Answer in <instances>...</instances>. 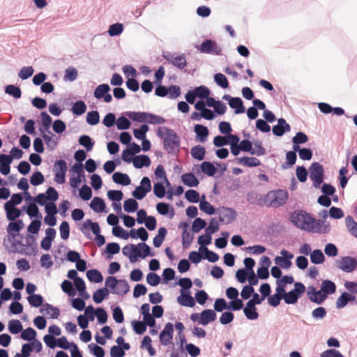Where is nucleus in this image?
<instances>
[{
    "instance_id": "49530a36",
    "label": "nucleus",
    "mask_w": 357,
    "mask_h": 357,
    "mask_svg": "<svg viewBox=\"0 0 357 357\" xmlns=\"http://www.w3.org/2000/svg\"><path fill=\"white\" fill-rule=\"evenodd\" d=\"M128 116H129L130 119H131L134 121L142 123V122H146L148 113L139 112H129L128 114Z\"/></svg>"
},
{
    "instance_id": "412c9836",
    "label": "nucleus",
    "mask_w": 357,
    "mask_h": 357,
    "mask_svg": "<svg viewBox=\"0 0 357 357\" xmlns=\"http://www.w3.org/2000/svg\"><path fill=\"white\" fill-rule=\"evenodd\" d=\"M356 297L351 294L344 292L337 299L335 305L337 309H342L344 307L349 301H354Z\"/></svg>"
},
{
    "instance_id": "c756f323",
    "label": "nucleus",
    "mask_w": 357,
    "mask_h": 357,
    "mask_svg": "<svg viewBox=\"0 0 357 357\" xmlns=\"http://www.w3.org/2000/svg\"><path fill=\"white\" fill-rule=\"evenodd\" d=\"M229 105L232 109H234L235 114H242L245 112V107L243 101L240 98H234L229 100Z\"/></svg>"
},
{
    "instance_id": "f3484780",
    "label": "nucleus",
    "mask_w": 357,
    "mask_h": 357,
    "mask_svg": "<svg viewBox=\"0 0 357 357\" xmlns=\"http://www.w3.org/2000/svg\"><path fill=\"white\" fill-rule=\"evenodd\" d=\"M181 296L177 297V302L183 305L186 307H193L195 305V301L194 298L190 295L189 292L181 289Z\"/></svg>"
},
{
    "instance_id": "dca6fc26",
    "label": "nucleus",
    "mask_w": 357,
    "mask_h": 357,
    "mask_svg": "<svg viewBox=\"0 0 357 357\" xmlns=\"http://www.w3.org/2000/svg\"><path fill=\"white\" fill-rule=\"evenodd\" d=\"M291 127L286 120L280 118L278 120V124L273 127V133L277 137H282L285 132H289Z\"/></svg>"
},
{
    "instance_id": "20e7f679",
    "label": "nucleus",
    "mask_w": 357,
    "mask_h": 357,
    "mask_svg": "<svg viewBox=\"0 0 357 357\" xmlns=\"http://www.w3.org/2000/svg\"><path fill=\"white\" fill-rule=\"evenodd\" d=\"M310 178L313 181V186L320 187L324 180V168L319 162H313L309 168Z\"/></svg>"
},
{
    "instance_id": "680f3d73",
    "label": "nucleus",
    "mask_w": 357,
    "mask_h": 357,
    "mask_svg": "<svg viewBox=\"0 0 357 357\" xmlns=\"http://www.w3.org/2000/svg\"><path fill=\"white\" fill-rule=\"evenodd\" d=\"M215 82L223 89H226L229 86V83L227 77L222 73H217L214 75Z\"/></svg>"
},
{
    "instance_id": "603ef678",
    "label": "nucleus",
    "mask_w": 357,
    "mask_h": 357,
    "mask_svg": "<svg viewBox=\"0 0 357 357\" xmlns=\"http://www.w3.org/2000/svg\"><path fill=\"white\" fill-rule=\"evenodd\" d=\"M253 147H252L251 154L256 155L257 156L263 155L266 153V149L263 147L262 144L260 141H255L253 143Z\"/></svg>"
},
{
    "instance_id": "423d86ee",
    "label": "nucleus",
    "mask_w": 357,
    "mask_h": 357,
    "mask_svg": "<svg viewBox=\"0 0 357 357\" xmlns=\"http://www.w3.org/2000/svg\"><path fill=\"white\" fill-rule=\"evenodd\" d=\"M335 266L346 273L354 271L357 266V260L351 257H343L335 261Z\"/></svg>"
},
{
    "instance_id": "2f4dec72",
    "label": "nucleus",
    "mask_w": 357,
    "mask_h": 357,
    "mask_svg": "<svg viewBox=\"0 0 357 357\" xmlns=\"http://www.w3.org/2000/svg\"><path fill=\"white\" fill-rule=\"evenodd\" d=\"M112 179L116 183L123 185H128L131 182L129 176L126 174L121 172H115L112 176Z\"/></svg>"
},
{
    "instance_id": "a18cd8bd",
    "label": "nucleus",
    "mask_w": 357,
    "mask_h": 357,
    "mask_svg": "<svg viewBox=\"0 0 357 357\" xmlns=\"http://www.w3.org/2000/svg\"><path fill=\"white\" fill-rule=\"evenodd\" d=\"M167 229L165 227H160L158 229V234L153 238V245L155 248H159L167 235Z\"/></svg>"
},
{
    "instance_id": "58836bf2",
    "label": "nucleus",
    "mask_w": 357,
    "mask_h": 357,
    "mask_svg": "<svg viewBox=\"0 0 357 357\" xmlns=\"http://www.w3.org/2000/svg\"><path fill=\"white\" fill-rule=\"evenodd\" d=\"M123 24L122 23H115L109 26L107 33L111 37L119 36L123 31Z\"/></svg>"
},
{
    "instance_id": "72a5a7b5",
    "label": "nucleus",
    "mask_w": 357,
    "mask_h": 357,
    "mask_svg": "<svg viewBox=\"0 0 357 357\" xmlns=\"http://www.w3.org/2000/svg\"><path fill=\"white\" fill-rule=\"evenodd\" d=\"M190 153L194 159L201 161L204 159L206 149L204 146H195L191 149Z\"/></svg>"
},
{
    "instance_id": "3c124183",
    "label": "nucleus",
    "mask_w": 357,
    "mask_h": 357,
    "mask_svg": "<svg viewBox=\"0 0 357 357\" xmlns=\"http://www.w3.org/2000/svg\"><path fill=\"white\" fill-rule=\"evenodd\" d=\"M5 92L14 97L15 98H20L22 96V92L18 86H16L13 84H9L6 86Z\"/></svg>"
},
{
    "instance_id": "09e8293b",
    "label": "nucleus",
    "mask_w": 357,
    "mask_h": 357,
    "mask_svg": "<svg viewBox=\"0 0 357 357\" xmlns=\"http://www.w3.org/2000/svg\"><path fill=\"white\" fill-rule=\"evenodd\" d=\"M78 75L77 70L74 67H68L65 70L64 80L73 82L75 81Z\"/></svg>"
},
{
    "instance_id": "8fccbe9b",
    "label": "nucleus",
    "mask_w": 357,
    "mask_h": 357,
    "mask_svg": "<svg viewBox=\"0 0 357 357\" xmlns=\"http://www.w3.org/2000/svg\"><path fill=\"white\" fill-rule=\"evenodd\" d=\"M36 331L33 328L29 327L23 331L21 333L20 336L24 340L33 341L36 339Z\"/></svg>"
},
{
    "instance_id": "052dcab7",
    "label": "nucleus",
    "mask_w": 357,
    "mask_h": 357,
    "mask_svg": "<svg viewBox=\"0 0 357 357\" xmlns=\"http://www.w3.org/2000/svg\"><path fill=\"white\" fill-rule=\"evenodd\" d=\"M79 143L84 146L86 151H90L92 150L93 146V142L91 138L88 135H82L79 139Z\"/></svg>"
},
{
    "instance_id": "79ce46f5",
    "label": "nucleus",
    "mask_w": 357,
    "mask_h": 357,
    "mask_svg": "<svg viewBox=\"0 0 357 357\" xmlns=\"http://www.w3.org/2000/svg\"><path fill=\"white\" fill-rule=\"evenodd\" d=\"M200 167L202 172L209 176H213L216 173V168L210 162H203Z\"/></svg>"
},
{
    "instance_id": "9b49d317",
    "label": "nucleus",
    "mask_w": 357,
    "mask_h": 357,
    "mask_svg": "<svg viewBox=\"0 0 357 357\" xmlns=\"http://www.w3.org/2000/svg\"><path fill=\"white\" fill-rule=\"evenodd\" d=\"M165 58L173 66L183 69L186 66V59L183 54H176V53H167L165 55Z\"/></svg>"
},
{
    "instance_id": "bb28decb",
    "label": "nucleus",
    "mask_w": 357,
    "mask_h": 357,
    "mask_svg": "<svg viewBox=\"0 0 357 357\" xmlns=\"http://www.w3.org/2000/svg\"><path fill=\"white\" fill-rule=\"evenodd\" d=\"M243 312L246 318L249 320H256L259 318V314L257 312V308L248 303H246L245 307L243 308Z\"/></svg>"
},
{
    "instance_id": "37998d69",
    "label": "nucleus",
    "mask_w": 357,
    "mask_h": 357,
    "mask_svg": "<svg viewBox=\"0 0 357 357\" xmlns=\"http://www.w3.org/2000/svg\"><path fill=\"white\" fill-rule=\"evenodd\" d=\"M8 328V331L12 334H17L22 331V323L17 319H12L9 321Z\"/></svg>"
},
{
    "instance_id": "5701e85b",
    "label": "nucleus",
    "mask_w": 357,
    "mask_h": 357,
    "mask_svg": "<svg viewBox=\"0 0 357 357\" xmlns=\"http://www.w3.org/2000/svg\"><path fill=\"white\" fill-rule=\"evenodd\" d=\"M294 279L293 276L291 275H285L283 276L282 278L278 279L276 280V288L275 291H283L284 289H287V285L291 284L294 282Z\"/></svg>"
},
{
    "instance_id": "c03bdc74",
    "label": "nucleus",
    "mask_w": 357,
    "mask_h": 357,
    "mask_svg": "<svg viewBox=\"0 0 357 357\" xmlns=\"http://www.w3.org/2000/svg\"><path fill=\"white\" fill-rule=\"evenodd\" d=\"M130 289L128 282L123 280H119L118 284L114 289V294L119 295L126 294Z\"/></svg>"
},
{
    "instance_id": "e433bc0d",
    "label": "nucleus",
    "mask_w": 357,
    "mask_h": 357,
    "mask_svg": "<svg viewBox=\"0 0 357 357\" xmlns=\"http://www.w3.org/2000/svg\"><path fill=\"white\" fill-rule=\"evenodd\" d=\"M321 289H322V291L328 296V294H332L335 292L336 286L333 282L325 280L322 281Z\"/></svg>"
},
{
    "instance_id": "2eb2a0df",
    "label": "nucleus",
    "mask_w": 357,
    "mask_h": 357,
    "mask_svg": "<svg viewBox=\"0 0 357 357\" xmlns=\"http://www.w3.org/2000/svg\"><path fill=\"white\" fill-rule=\"evenodd\" d=\"M199 50L203 53L219 54L221 52V48L215 42L211 40H206L202 43Z\"/></svg>"
},
{
    "instance_id": "f704fd0d",
    "label": "nucleus",
    "mask_w": 357,
    "mask_h": 357,
    "mask_svg": "<svg viewBox=\"0 0 357 357\" xmlns=\"http://www.w3.org/2000/svg\"><path fill=\"white\" fill-rule=\"evenodd\" d=\"M310 261L314 264H321L324 262L325 257L321 250L317 249L313 250L310 255Z\"/></svg>"
},
{
    "instance_id": "0eeeda50",
    "label": "nucleus",
    "mask_w": 357,
    "mask_h": 357,
    "mask_svg": "<svg viewBox=\"0 0 357 357\" xmlns=\"http://www.w3.org/2000/svg\"><path fill=\"white\" fill-rule=\"evenodd\" d=\"M67 171L66 162L60 160L56 161L53 167V172L54 173V181L59 184H63L66 181V173Z\"/></svg>"
},
{
    "instance_id": "1a4fd4ad",
    "label": "nucleus",
    "mask_w": 357,
    "mask_h": 357,
    "mask_svg": "<svg viewBox=\"0 0 357 357\" xmlns=\"http://www.w3.org/2000/svg\"><path fill=\"white\" fill-rule=\"evenodd\" d=\"M268 197L271 200L272 206H280L285 204L288 198V193L284 190H278L276 191L270 192Z\"/></svg>"
},
{
    "instance_id": "69168bd1",
    "label": "nucleus",
    "mask_w": 357,
    "mask_h": 357,
    "mask_svg": "<svg viewBox=\"0 0 357 357\" xmlns=\"http://www.w3.org/2000/svg\"><path fill=\"white\" fill-rule=\"evenodd\" d=\"M186 199L191 203H197L199 201V194L195 190H188L185 192Z\"/></svg>"
},
{
    "instance_id": "b1692460",
    "label": "nucleus",
    "mask_w": 357,
    "mask_h": 357,
    "mask_svg": "<svg viewBox=\"0 0 357 357\" xmlns=\"http://www.w3.org/2000/svg\"><path fill=\"white\" fill-rule=\"evenodd\" d=\"M132 163L135 167L140 169L143 167H149L151 160L149 156L144 155H137L132 159Z\"/></svg>"
},
{
    "instance_id": "6ab92c4d",
    "label": "nucleus",
    "mask_w": 357,
    "mask_h": 357,
    "mask_svg": "<svg viewBox=\"0 0 357 357\" xmlns=\"http://www.w3.org/2000/svg\"><path fill=\"white\" fill-rule=\"evenodd\" d=\"M12 157L8 155H0V172L3 175H8L10 173V165L12 163Z\"/></svg>"
},
{
    "instance_id": "0e129e2a",
    "label": "nucleus",
    "mask_w": 357,
    "mask_h": 357,
    "mask_svg": "<svg viewBox=\"0 0 357 357\" xmlns=\"http://www.w3.org/2000/svg\"><path fill=\"white\" fill-rule=\"evenodd\" d=\"M29 304L35 307H38L43 304V298L39 294H33L28 297Z\"/></svg>"
},
{
    "instance_id": "ddd939ff",
    "label": "nucleus",
    "mask_w": 357,
    "mask_h": 357,
    "mask_svg": "<svg viewBox=\"0 0 357 357\" xmlns=\"http://www.w3.org/2000/svg\"><path fill=\"white\" fill-rule=\"evenodd\" d=\"M217 213L219 214L220 220L226 224L231 223L236 218V211L231 208L222 207L218 208Z\"/></svg>"
},
{
    "instance_id": "338daca9",
    "label": "nucleus",
    "mask_w": 357,
    "mask_h": 357,
    "mask_svg": "<svg viewBox=\"0 0 357 357\" xmlns=\"http://www.w3.org/2000/svg\"><path fill=\"white\" fill-rule=\"evenodd\" d=\"M153 193L158 198H162L165 195V187L162 183H156L153 185Z\"/></svg>"
},
{
    "instance_id": "f03ea898",
    "label": "nucleus",
    "mask_w": 357,
    "mask_h": 357,
    "mask_svg": "<svg viewBox=\"0 0 357 357\" xmlns=\"http://www.w3.org/2000/svg\"><path fill=\"white\" fill-rule=\"evenodd\" d=\"M123 254L128 257L131 263H135L138 258H145L151 254L150 247L145 243H139L137 245L129 244L122 249Z\"/></svg>"
},
{
    "instance_id": "c85d7f7f",
    "label": "nucleus",
    "mask_w": 357,
    "mask_h": 357,
    "mask_svg": "<svg viewBox=\"0 0 357 357\" xmlns=\"http://www.w3.org/2000/svg\"><path fill=\"white\" fill-rule=\"evenodd\" d=\"M181 181L184 185L189 187H197L199 185V180L192 173H186L182 175Z\"/></svg>"
},
{
    "instance_id": "a19ab883",
    "label": "nucleus",
    "mask_w": 357,
    "mask_h": 357,
    "mask_svg": "<svg viewBox=\"0 0 357 357\" xmlns=\"http://www.w3.org/2000/svg\"><path fill=\"white\" fill-rule=\"evenodd\" d=\"M88 280L92 282L99 283L103 280L102 274L97 270H89L86 272Z\"/></svg>"
},
{
    "instance_id": "4be33fe9",
    "label": "nucleus",
    "mask_w": 357,
    "mask_h": 357,
    "mask_svg": "<svg viewBox=\"0 0 357 357\" xmlns=\"http://www.w3.org/2000/svg\"><path fill=\"white\" fill-rule=\"evenodd\" d=\"M236 160L241 165H243L249 167H258L261 165V162L259 159L254 157H241L237 158Z\"/></svg>"
},
{
    "instance_id": "ea45409f",
    "label": "nucleus",
    "mask_w": 357,
    "mask_h": 357,
    "mask_svg": "<svg viewBox=\"0 0 357 357\" xmlns=\"http://www.w3.org/2000/svg\"><path fill=\"white\" fill-rule=\"evenodd\" d=\"M199 251L204 254V258L211 262H215L218 260V255L213 251L209 250L206 247H200Z\"/></svg>"
},
{
    "instance_id": "7ed1b4c3",
    "label": "nucleus",
    "mask_w": 357,
    "mask_h": 357,
    "mask_svg": "<svg viewBox=\"0 0 357 357\" xmlns=\"http://www.w3.org/2000/svg\"><path fill=\"white\" fill-rule=\"evenodd\" d=\"M286 290L284 289V292L282 294L283 300L285 303L293 305L298 302V298L305 292V287L303 283L296 282L294 283V288L292 290L289 292H286Z\"/></svg>"
},
{
    "instance_id": "6e6d98bb",
    "label": "nucleus",
    "mask_w": 357,
    "mask_h": 357,
    "mask_svg": "<svg viewBox=\"0 0 357 357\" xmlns=\"http://www.w3.org/2000/svg\"><path fill=\"white\" fill-rule=\"evenodd\" d=\"M123 208L126 212L132 213L137 209L138 203L134 199H128L125 201Z\"/></svg>"
},
{
    "instance_id": "de8ad7c7",
    "label": "nucleus",
    "mask_w": 357,
    "mask_h": 357,
    "mask_svg": "<svg viewBox=\"0 0 357 357\" xmlns=\"http://www.w3.org/2000/svg\"><path fill=\"white\" fill-rule=\"evenodd\" d=\"M110 90V87L107 84H102L97 86L94 91V96L97 99L102 98Z\"/></svg>"
},
{
    "instance_id": "4468645a",
    "label": "nucleus",
    "mask_w": 357,
    "mask_h": 357,
    "mask_svg": "<svg viewBox=\"0 0 357 357\" xmlns=\"http://www.w3.org/2000/svg\"><path fill=\"white\" fill-rule=\"evenodd\" d=\"M174 326L172 323H167L160 334V342L162 345L171 343L173 339Z\"/></svg>"
},
{
    "instance_id": "6e6552de",
    "label": "nucleus",
    "mask_w": 357,
    "mask_h": 357,
    "mask_svg": "<svg viewBox=\"0 0 357 357\" xmlns=\"http://www.w3.org/2000/svg\"><path fill=\"white\" fill-rule=\"evenodd\" d=\"M151 190V183L148 177H143L140 185L132 192V196L139 200L142 199Z\"/></svg>"
},
{
    "instance_id": "4c0bfd02",
    "label": "nucleus",
    "mask_w": 357,
    "mask_h": 357,
    "mask_svg": "<svg viewBox=\"0 0 357 357\" xmlns=\"http://www.w3.org/2000/svg\"><path fill=\"white\" fill-rule=\"evenodd\" d=\"M109 292L107 288L98 289L93 295V299L95 303H100L106 297L108 296Z\"/></svg>"
},
{
    "instance_id": "393cba45",
    "label": "nucleus",
    "mask_w": 357,
    "mask_h": 357,
    "mask_svg": "<svg viewBox=\"0 0 357 357\" xmlns=\"http://www.w3.org/2000/svg\"><path fill=\"white\" fill-rule=\"evenodd\" d=\"M157 211L163 215H169V218H173L174 215V211L173 207H172L169 204L160 202L156 205Z\"/></svg>"
},
{
    "instance_id": "473e14b6",
    "label": "nucleus",
    "mask_w": 357,
    "mask_h": 357,
    "mask_svg": "<svg viewBox=\"0 0 357 357\" xmlns=\"http://www.w3.org/2000/svg\"><path fill=\"white\" fill-rule=\"evenodd\" d=\"M206 196L204 195L202 196V199L199 202V208L203 212L208 215H213L215 213V210L214 207L207 201L205 200Z\"/></svg>"
},
{
    "instance_id": "f8f14e48",
    "label": "nucleus",
    "mask_w": 357,
    "mask_h": 357,
    "mask_svg": "<svg viewBox=\"0 0 357 357\" xmlns=\"http://www.w3.org/2000/svg\"><path fill=\"white\" fill-rule=\"evenodd\" d=\"M308 298L314 303L321 304L326 300L327 296L322 289L317 290L314 287H309L307 291Z\"/></svg>"
},
{
    "instance_id": "cd10ccee",
    "label": "nucleus",
    "mask_w": 357,
    "mask_h": 357,
    "mask_svg": "<svg viewBox=\"0 0 357 357\" xmlns=\"http://www.w3.org/2000/svg\"><path fill=\"white\" fill-rule=\"evenodd\" d=\"M195 132L197 135V139L204 143L208 135V130L206 126L197 124L195 126Z\"/></svg>"
},
{
    "instance_id": "f257e3e1",
    "label": "nucleus",
    "mask_w": 357,
    "mask_h": 357,
    "mask_svg": "<svg viewBox=\"0 0 357 357\" xmlns=\"http://www.w3.org/2000/svg\"><path fill=\"white\" fill-rule=\"evenodd\" d=\"M291 221L301 229L314 233H327L330 228L324 222L316 220L308 213L302 211H294L291 215Z\"/></svg>"
},
{
    "instance_id": "39448f33",
    "label": "nucleus",
    "mask_w": 357,
    "mask_h": 357,
    "mask_svg": "<svg viewBox=\"0 0 357 357\" xmlns=\"http://www.w3.org/2000/svg\"><path fill=\"white\" fill-rule=\"evenodd\" d=\"M166 136L164 138V146L169 153H175L178 149L179 139L176 133L171 130L165 129Z\"/></svg>"
},
{
    "instance_id": "e2e57ef3",
    "label": "nucleus",
    "mask_w": 357,
    "mask_h": 357,
    "mask_svg": "<svg viewBox=\"0 0 357 357\" xmlns=\"http://www.w3.org/2000/svg\"><path fill=\"white\" fill-rule=\"evenodd\" d=\"M193 91L196 97L202 99L207 98L210 93L209 89L205 86L196 87Z\"/></svg>"
},
{
    "instance_id": "a211bd4d",
    "label": "nucleus",
    "mask_w": 357,
    "mask_h": 357,
    "mask_svg": "<svg viewBox=\"0 0 357 357\" xmlns=\"http://www.w3.org/2000/svg\"><path fill=\"white\" fill-rule=\"evenodd\" d=\"M24 227V224L22 220L17 221H11L8 225L7 231L13 238L17 236L21 229Z\"/></svg>"
},
{
    "instance_id": "4d7b16f0",
    "label": "nucleus",
    "mask_w": 357,
    "mask_h": 357,
    "mask_svg": "<svg viewBox=\"0 0 357 357\" xmlns=\"http://www.w3.org/2000/svg\"><path fill=\"white\" fill-rule=\"evenodd\" d=\"M86 106L85 103L82 101L79 100L77 101L73 106L72 112L75 115H82L86 112Z\"/></svg>"
},
{
    "instance_id": "aec40b11",
    "label": "nucleus",
    "mask_w": 357,
    "mask_h": 357,
    "mask_svg": "<svg viewBox=\"0 0 357 357\" xmlns=\"http://www.w3.org/2000/svg\"><path fill=\"white\" fill-rule=\"evenodd\" d=\"M216 319V313L213 310H204L201 312L200 324L206 326L209 323L215 321Z\"/></svg>"
},
{
    "instance_id": "bf43d9fd",
    "label": "nucleus",
    "mask_w": 357,
    "mask_h": 357,
    "mask_svg": "<svg viewBox=\"0 0 357 357\" xmlns=\"http://www.w3.org/2000/svg\"><path fill=\"white\" fill-rule=\"evenodd\" d=\"M100 121L99 113L97 111L88 112L86 115V122L91 126L97 125Z\"/></svg>"
},
{
    "instance_id": "9d476101",
    "label": "nucleus",
    "mask_w": 357,
    "mask_h": 357,
    "mask_svg": "<svg viewBox=\"0 0 357 357\" xmlns=\"http://www.w3.org/2000/svg\"><path fill=\"white\" fill-rule=\"evenodd\" d=\"M280 255L274 259L275 263L282 268L289 269L292 265L291 260L294 258V255L286 250H282Z\"/></svg>"
},
{
    "instance_id": "774afa93",
    "label": "nucleus",
    "mask_w": 357,
    "mask_h": 357,
    "mask_svg": "<svg viewBox=\"0 0 357 357\" xmlns=\"http://www.w3.org/2000/svg\"><path fill=\"white\" fill-rule=\"evenodd\" d=\"M79 197L83 200H89L92 197L91 189L86 185H83L79 190Z\"/></svg>"
},
{
    "instance_id": "864d4df0",
    "label": "nucleus",
    "mask_w": 357,
    "mask_h": 357,
    "mask_svg": "<svg viewBox=\"0 0 357 357\" xmlns=\"http://www.w3.org/2000/svg\"><path fill=\"white\" fill-rule=\"evenodd\" d=\"M82 227L83 229H90L95 235H98L100 231L99 225L97 222H93L90 220H86L84 222Z\"/></svg>"
},
{
    "instance_id": "a878e982",
    "label": "nucleus",
    "mask_w": 357,
    "mask_h": 357,
    "mask_svg": "<svg viewBox=\"0 0 357 357\" xmlns=\"http://www.w3.org/2000/svg\"><path fill=\"white\" fill-rule=\"evenodd\" d=\"M4 209L6 212L7 218L10 221H14L21 215L20 209L17 208L15 206H9L8 204H4Z\"/></svg>"
},
{
    "instance_id": "5fc2aeb1",
    "label": "nucleus",
    "mask_w": 357,
    "mask_h": 357,
    "mask_svg": "<svg viewBox=\"0 0 357 357\" xmlns=\"http://www.w3.org/2000/svg\"><path fill=\"white\" fill-rule=\"evenodd\" d=\"M283 291H275V294L271 295L268 298V303L273 307H277L280 305V301L283 299L282 294Z\"/></svg>"
},
{
    "instance_id": "c9c22d12",
    "label": "nucleus",
    "mask_w": 357,
    "mask_h": 357,
    "mask_svg": "<svg viewBox=\"0 0 357 357\" xmlns=\"http://www.w3.org/2000/svg\"><path fill=\"white\" fill-rule=\"evenodd\" d=\"M91 208L97 213L104 211L105 208V204L103 199L100 197H94L90 204Z\"/></svg>"
},
{
    "instance_id": "13d9d810",
    "label": "nucleus",
    "mask_w": 357,
    "mask_h": 357,
    "mask_svg": "<svg viewBox=\"0 0 357 357\" xmlns=\"http://www.w3.org/2000/svg\"><path fill=\"white\" fill-rule=\"evenodd\" d=\"M33 73H34V70H33V67H31V66L23 67L19 71L18 77L21 79L25 80V79L29 78L30 77H31L32 75L33 74Z\"/></svg>"
},
{
    "instance_id": "7c9ffc66",
    "label": "nucleus",
    "mask_w": 357,
    "mask_h": 357,
    "mask_svg": "<svg viewBox=\"0 0 357 357\" xmlns=\"http://www.w3.org/2000/svg\"><path fill=\"white\" fill-rule=\"evenodd\" d=\"M40 312L50 315L53 319H56L59 316V310L50 304H45L40 309Z\"/></svg>"
}]
</instances>
